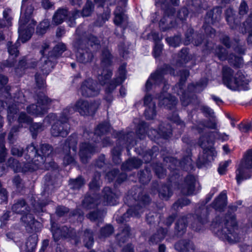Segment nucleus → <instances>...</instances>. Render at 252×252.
Returning a JSON list of instances; mask_svg holds the SVG:
<instances>
[{"instance_id": "55", "label": "nucleus", "mask_w": 252, "mask_h": 252, "mask_svg": "<svg viewBox=\"0 0 252 252\" xmlns=\"http://www.w3.org/2000/svg\"><path fill=\"white\" fill-rule=\"evenodd\" d=\"M165 41L170 47H177L180 45L182 42V38L180 35H175L173 36L167 37Z\"/></svg>"}, {"instance_id": "16", "label": "nucleus", "mask_w": 252, "mask_h": 252, "mask_svg": "<svg viewBox=\"0 0 252 252\" xmlns=\"http://www.w3.org/2000/svg\"><path fill=\"white\" fill-rule=\"evenodd\" d=\"M205 38V35L202 32L195 31L194 29L190 26L188 27L185 32L184 43L185 45L192 44L196 46L202 44Z\"/></svg>"}, {"instance_id": "38", "label": "nucleus", "mask_w": 252, "mask_h": 252, "mask_svg": "<svg viewBox=\"0 0 252 252\" xmlns=\"http://www.w3.org/2000/svg\"><path fill=\"white\" fill-rule=\"evenodd\" d=\"M242 31L243 33H248L247 42L252 44V14H251L243 24Z\"/></svg>"}, {"instance_id": "45", "label": "nucleus", "mask_w": 252, "mask_h": 252, "mask_svg": "<svg viewBox=\"0 0 252 252\" xmlns=\"http://www.w3.org/2000/svg\"><path fill=\"white\" fill-rule=\"evenodd\" d=\"M153 170L155 175L159 179H164L166 175V169L164 168L161 163H154L153 165Z\"/></svg>"}, {"instance_id": "24", "label": "nucleus", "mask_w": 252, "mask_h": 252, "mask_svg": "<svg viewBox=\"0 0 252 252\" xmlns=\"http://www.w3.org/2000/svg\"><path fill=\"white\" fill-rule=\"evenodd\" d=\"M169 74L171 76H175V69L171 65L164 63L158 70L151 74V77L155 79H159L161 81L165 75Z\"/></svg>"}, {"instance_id": "3", "label": "nucleus", "mask_w": 252, "mask_h": 252, "mask_svg": "<svg viewBox=\"0 0 252 252\" xmlns=\"http://www.w3.org/2000/svg\"><path fill=\"white\" fill-rule=\"evenodd\" d=\"M110 131V126L108 123H103L98 125L94 130V132L85 131L83 137L89 140V142H83L81 144L79 150V156L81 161L85 163L90 158L92 155L99 151L97 146H95L94 143H91L90 139L96 143L99 142L101 136Z\"/></svg>"}, {"instance_id": "29", "label": "nucleus", "mask_w": 252, "mask_h": 252, "mask_svg": "<svg viewBox=\"0 0 252 252\" xmlns=\"http://www.w3.org/2000/svg\"><path fill=\"white\" fill-rule=\"evenodd\" d=\"M157 191L159 197L161 199L165 201L168 200L173 194L172 186L170 184L163 183L161 184L158 187Z\"/></svg>"}, {"instance_id": "8", "label": "nucleus", "mask_w": 252, "mask_h": 252, "mask_svg": "<svg viewBox=\"0 0 252 252\" xmlns=\"http://www.w3.org/2000/svg\"><path fill=\"white\" fill-rule=\"evenodd\" d=\"M25 158L26 160V164L31 171H33L38 169H48L50 165L47 163L44 164L45 161L43 158L38 153L34 144L32 143L28 145L25 150Z\"/></svg>"}, {"instance_id": "15", "label": "nucleus", "mask_w": 252, "mask_h": 252, "mask_svg": "<svg viewBox=\"0 0 252 252\" xmlns=\"http://www.w3.org/2000/svg\"><path fill=\"white\" fill-rule=\"evenodd\" d=\"M159 147L154 145L151 149H146V146L142 143V145L135 148L136 154L142 158L145 163H149L152 160L157 158L159 154Z\"/></svg>"}, {"instance_id": "1", "label": "nucleus", "mask_w": 252, "mask_h": 252, "mask_svg": "<svg viewBox=\"0 0 252 252\" xmlns=\"http://www.w3.org/2000/svg\"><path fill=\"white\" fill-rule=\"evenodd\" d=\"M238 206L229 205L228 210L223 217L217 215L212 220L210 224L211 229L221 240L233 244L239 241L238 223L235 212Z\"/></svg>"}, {"instance_id": "33", "label": "nucleus", "mask_w": 252, "mask_h": 252, "mask_svg": "<svg viewBox=\"0 0 252 252\" xmlns=\"http://www.w3.org/2000/svg\"><path fill=\"white\" fill-rule=\"evenodd\" d=\"M175 249L179 252H189L194 250L193 243L189 239H181L174 245Z\"/></svg>"}, {"instance_id": "37", "label": "nucleus", "mask_w": 252, "mask_h": 252, "mask_svg": "<svg viewBox=\"0 0 252 252\" xmlns=\"http://www.w3.org/2000/svg\"><path fill=\"white\" fill-rule=\"evenodd\" d=\"M188 224L186 218H182L178 219L175 224V234L179 236H183L186 232Z\"/></svg>"}, {"instance_id": "22", "label": "nucleus", "mask_w": 252, "mask_h": 252, "mask_svg": "<svg viewBox=\"0 0 252 252\" xmlns=\"http://www.w3.org/2000/svg\"><path fill=\"white\" fill-rule=\"evenodd\" d=\"M234 71L229 66H223L222 69V81L228 89L234 91Z\"/></svg>"}, {"instance_id": "17", "label": "nucleus", "mask_w": 252, "mask_h": 252, "mask_svg": "<svg viewBox=\"0 0 252 252\" xmlns=\"http://www.w3.org/2000/svg\"><path fill=\"white\" fill-rule=\"evenodd\" d=\"M79 92L84 97H94L99 94L100 88L94 80L89 78L82 82Z\"/></svg>"}, {"instance_id": "43", "label": "nucleus", "mask_w": 252, "mask_h": 252, "mask_svg": "<svg viewBox=\"0 0 252 252\" xmlns=\"http://www.w3.org/2000/svg\"><path fill=\"white\" fill-rule=\"evenodd\" d=\"M227 60L229 64L235 68H240L243 63V57L233 53L229 54Z\"/></svg>"}, {"instance_id": "54", "label": "nucleus", "mask_w": 252, "mask_h": 252, "mask_svg": "<svg viewBox=\"0 0 252 252\" xmlns=\"http://www.w3.org/2000/svg\"><path fill=\"white\" fill-rule=\"evenodd\" d=\"M189 14V9L186 6H183L178 10L177 14L176 20L181 22L182 24L186 23Z\"/></svg>"}, {"instance_id": "2", "label": "nucleus", "mask_w": 252, "mask_h": 252, "mask_svg": "<svg viewBox=\"0 0 252 252\" xmlns=\"http://www.w3.org/2000/svg\"><path fill=\"white\" fill-rule=\"evenodd\" d=\"M112 57L110 51L107 49L102 51L101 55V65L102 69L98 71V80L101 85H106L105 92L106 93L112 92L117 86L124 82L126 78V65L125 63L121 65L118 71L117 77L114 81H110L112 72L109 68L112 63Z\"/></svg>"}, {"instance_id": "19", "label": "nucleus", "mask_w": 252, "mask_h": 252, "mask_svg": "<svg viewBox=\"0 0 252 252\" xmlns=\"http://www.w3.org/2000/svg\"><path fill=\"white\" fill-rule=\"evenodd\" d=\"M220 42L227 49L232 48L233 51L240 55H244L245 49L240 44V40L238 38H231L228 35H224L220 38Z\"/></svg>"}, {"instance_id": "49", "label": "nucleus", "mask_w": 252, "mask_h": 252, "mask_svg": "<svg viewBox=\"0 0 252 252\" xmlns=\"http://www.w3.org/2000/svg\"><path fill=\"white\" fill-rule=\"evenodd\" d=\"M191 157L189 156H184L180 161V165L183 169L188 171L193 169V165L192 163Z\"/></svg>"}, {"instance_id": "47", "label": "nucleus", "mask_w": 252, "mask_h": 252, "mask_svg": "<svg viewBox=\"0 0 252 252\" xmlns=\"http://www.w3.org/2000/svg\"><path fill=\"white\" fill-rule=\"evenodd\" d=\"M146 107V108L144 112V115L146 120H154L157 114L156 103L153 102L151 104V106H148Z\"/></svg>"}, {"instance_id": "11", "label": "nucleus", "mask_w": 252, "mask_h": 252, "mask_svg": "<svg viewBox=\"0 0 252 252\" xmlns=\"http://www.w3.org/2000/svg\"><path fill=\"white\" fill-rule=\"evenodd\" d=\"M37 103L32 104L27 107V112L35 117L41 116L47 113L50 104L56 101L51 99L44 94L37 95Z\"/></svg>"}, {"instance_id": "48", "label": "nucleus", "mask_w": 252, "mask_h": 252, "mask_svg": "<svg viewBox=\"0 0 252 252\" xmlns=\"http://www.w3.org/2000/svg\"><path fill=\"white\" fill-rule=\"evenodd\" d=\"M125 10L121 6H117L114 11V22L117 26H121L124 20Z\"/></svg>"}, {"instance_id": "61", "label": "nucleus", "mask_w": 252, "mask_h": 252, "mask_svg": "<svg viewBox=\"0 0 252 252\" xmlns=\"http://www.w3.org/2000/svg\"><path fill=\"white\" fill-rule=\"evenodd\" d=\"M84 242L85 247L88 248H91L94 243V238L92 232L90 230L87 229L84 232Z\"/></svg>"}, {"instance_id": "12", "label": "nucleus", "mask_w": 252, "mask_h": 252, "mask_svg": "<svg viewBox=\"0 0 252 252\" xmlns=\"http://www.w3.org/2000/svg\"><path fill=\"white\" fill-rule=\"evenodd\" d=\"M77 139L76 134L70 135L66 140L63 147V152L64 154L63 163L65 165H69L74 161L72 156L76 153Z\"/></svg>"}, {"instance_id": "42", "label": "nucleus", "mask_w": 252, "mask_h": 252, "mask_svg": "<svg viewBox=\"0 0 252 252\" xmlns=\"http://www.w3.org/2000/svg\"><path fill=\"white\" fill-rule=\"evenodd\" d=\"M148 129L149 126L146 122L142 121L139 123L135 131L136 136L140 139H144L146 136Z\"/></svg>"}, {"instance_id": "32", "label": "nucleus", "mask_w": 252, "mask_h": 252, "mask_svg": "<svg viewBox=\"0 0 252 252\" xmlns=\"http://www.w3.org/2000/svg\"><path fill=\"white\" fill-rule=\"evenodd\" d=\"M48 48L49 45L45 43L42 46V49L40 51L41 54L43 56L42 58L41 59V61L44 63V64L41 67V70L43 74L45 76H46L49 74L51 70V67H52V63L50 60H49L48 58H46L44 57L45 56V52Z\"/></svg>"}, {"instance_id": "52", "label": "nucleus", "mask_w": 252, "mask_h": 252, "mask_svg": "<svg viewBox=\"0 0 252 252\" xmlns=\"http://www.w3.org/2000/svg\"><path fill=\"white\" fill-rule=\"evenodd\" d=\"M142 208L140 205L137 204L131 206L127 209V218L129 217H134L139 218L141 216L140 212Z\"/></svg>"}, {"instance_id": "51", "label": "nucleus", "mask_w": 252, "mask_h": 252, "mask_svg": "<svg viewBox=\"0 0 252 252\" xmlns=\"http://www.w3.org/2000/svg\"><path fill=\"white\" fill-rule=\"evenodd\" d=\"M5 135L4 133L0 134V163H3L5 161L7 155V150L4 145Z\"/></svg>"}, {"instance_id": "20", "label": "nucleus", "mask_w": 252, "mask_h": 252, "mask_svg": "<svg viewBox=\"0 0 252 252\" xmlns=\"http://www.w3.org/2000/svg\"><path fill=\"white\" fill-rule=\"evenodd\" d=\"M41 153V156L43 158L45 163L50 165L48 169H42V170H50L54 169L56 167V164L54 161L52 160L51 154L53 152V148L51 145L48 144H42L40 145L38 153Z\"/></svg>"}, {"instance_id": "58", "label": "nucleus", "mask_w": 252, "mask_h": 252, "mask_svg": "<svg viewBox=\"0 0 252 252\" xmlns=\"http://www.w3.org/2000/svg\"><path fill=\"white\" fill-rule=\"evenodd\" d=\"M208 83V79L207 78H201L199 81L196 82L195 83H190L188 84V88L189 89L190 87L193 89L197 88H200L202 90L204 89L207 86Z\"/></svg>"}, {"instance_id": "34", "label": "nucleus", "mask_w": 252, "mask_h": 252, "mask_svg": "<svg viewBox=\"0 0 252 252\" xmlns=\"http://www.w3.org/2000/svg\"><path fill=\"white\" fill-rule=\"evenodd\" d=\"M167 229L162 227L158 228L156 233L152 235L149 239L150 244L154 245L161 242L166 237Z\"/></svg>"}, {"instance_id": "25", "label": "nucleus", "mask_w": 252, "mask_h": 252, "mask_svg": "<svg viewBox=\"0 0 252 252\" xmlns=\"http://www.w3.org/2000/svg\"><path fill=\"white\" fill-rule=\"evenodd\" d=\"M19 46L18 43H16L12 44L11 42H8L7 43V50L9 54V58L4 64V66L6 67H12L14 65L15 63V58L18 56L19 51L18 47Z\"/></svg>"}, {"instance_id": "35", "label": "nucleus", "mask_w": 252, "mask_h": 252, "mask_svg": "<svg viewBox=\"0 0 252 252\" xmlns=\"http://www.w3.org/2000/svg\"><path fill=\"white\" fill-rule=\"evenodd\" d=\"M11 210L14 213L22 215L29 212L30 209L25 200L21 199L13 204Z\"/></svg>"}, {"instance_id": "27", "label": "nucleus", "mask_w": 252, "mask_h": 252, "mask_svg": "<svg viewBox=\"0 0 252 252\" xmlns=\"http://www.w3.org/2000/svg\"><path fill=\"white\" fill-rule=\"evenodd\" d=\"M233 83L234 84V91H236L238 89H242L245 91L248 90L247 86L249 84V81L241 70L237 71L235 74Z\"/></svg>"}, {"instance_id": "63", "label": "nucleus", "mask_w": 252, "mask_h": 252, "mask_svg": "<svg viewBox=\"0 0 252 252\" xmlns=\"http://www.w3.org/2000/svg\"><path fill=\"white\" fill-rule=\"evenodd\" d=\"M84 184V180L81 177H78L76 179H71L69 181V185L74 189H80Z\"/></svg>"}, {"instance_id": "7", "label": "nucleus", "mask_w": 252, "mask_h": 252, "mask_svg": "<svg viewBox=\"0 0 252 252\" xmlns=\"http://www.w3.org/2000/svg\"><path fill=\"white\" fill-rule=\"evenodd\" d=\"M215 142V134L214 132L209 131L200 135L198 143L200 147L203 149V155L199 157L197 161L198 168L205 166L210 162V157L213 158L217 155L214 144Z\"/></svg>"}, {"instance_id": "30", "label": "nucleus", "mask_w": 252, "mask_h": 252, "mask_svg": "<svg viewBox=\"0 0 252 252\" xmlns=\"http://www.w3.org/2000/svg\"><path fill=\"white\" fill-rule=\"evenodd\" d=\"M7 166L12 168L16 172H31V169L29 168L26 163L22 166V164L16 159L10 157L6 161Z\"/></svg>"}, {"instance_id": "53", "label": "nucleus", "mask_w": 252, "mask_h": 252, "mask_svg": "<svg viewBox=\"0 0 252 252\" xmlns=\"http://www.w3.org/2000/svg\"><path fill=\"white\" fill-rule=\"evenodd\" d=\"M51 231L53 237L56 242L58 241L62 237H67V232H63L60 227H58L54 224H52L51 226Z\"/></svg>"}, {"instance_id": "57", "label": "nucleus", "mask_w": 252, "mask_h": 252, "mask_svg": "<svg viewBox=\"0 0 252 252\" xmlns=\"http://www.w3.org/2000/svg\"><path fill=\"white\" fill-rule=\"evenodd\" d=\"M45 128V127L42 124L35 123L31 125L30 129L32 137L35 138L37 133L43 131Z\"/></svg>"}, {"instance_id": "18", "label": "nucleus", "mask_w": 252, "mask_h": 252, "mask_svg": "<svg viewBox=\"0 0 252 252\" xmlns=\"http://www.w3.org/2000/svg\"><path fill=\"white\" fill-rule=\"evenodd\" d=\"M159 104L165 108L171 110L176 108L178 100L177 98L170 93L162 90L157 94Z\"/></svg>"}, {"instance_id": "14", "label": "nucleus", "mask_w": 252, "mask_h": 252, "mask_svg": "<svg viewBox=\"0 0 252 252\" xmlns=\"http://www.w3.org/2000/svg\"><path fill=\"white\" fill-rule=\"evenodd\" d=\"M86 40H78L74 46L76 49L77 60L81 63H86L91 62L93 58V54L90 50L86 47Z\"/></svg>"}, {"instance_id": "46", "label": "nucleus", "mask_w": 252, "mask_h": 252, "mask_svg": "<svg viewBox=\"0 0 252 252\" xmlns=\"http://www.w3.org/2000/svg\"><path fill=\"white\" fill-rule=\"evenodd\" d=\"M67 15V11L65 9H59L54 14L53 22L56 25L63 23Z\"/></svg>"}, {"instance_id": "40", "label": "nucleus", "mask_w": 252, "mask_h": 252, "mask_svg": "<svg viewBox=\"0 0 252 252\" xmlns=\"http://www.w3.org/2000/svg\"><path fill=\"white\" fill-rule=\"evenodd\" d=\"M177 94L180 95V99L182 106L187 107L189 106L193 99L194 95H191L189 91L186 90L178 92Z\"/></svg>"}, {"instance_id": "31", "label": "nucleus", "mask_w": 252, "mask_h": 252, "mask_svg": "<svg viewBox=\"0 0 252 252\" xmlns=\"http://www.w3.org/2000/svg\"><path fill=\"white\" fill-rule=\"evenodd\" d=\"M191 60V56L189 53V49L182 48L177 54L176 63L180 66H183Z\"/></svg>"}, {"instance_id": "4", "label": "nucleus", "mask_w": 252, "mask_h": 252, "mask_svg": "<svg viewBox=\"0 0 252 252\" xmlns=\"http://www.w3.org/2000/svg\"><path fill=\"white\" fill-rule=\"evenodd\" d=\"M227 199L226 190H223L214 198L209 205L206 207L204 214H202L201 212L191 214V219L193 220L191 223L192 228L195 231L199 232L201 230L202 225L209 221V206L216 211L220 213L223 212L228 204Z\"/></svg>"}, {"instance_id": "10", "label": "nucleus", "mask_w": 252, "mask_h": 252, "mask_svg": "<svg viewBox=\"0 0 252 252\" xmlns=\"http://www.w3.org/2000/svg\"><path fill=\"white\" fill-rule=\"evenodd\" d=\"M252 149H249L244 156L238 168L236 170V180L238 185L249 179L252 175Z\"/></svg>"}, {"instance_id": "26", "label": "nucleus", "mask_w": 252, "mask_h": 252, "mask_svg": "<svg viewBox=\"0 0 252 252\" xmlns=\"http://www.w3.org/2000/svg\"><path fill=\"white\" fill-rule=\"evenodd\" d=\"M225 20L231 29H236L241 25L240 18L235 14L233 9L227 8L225 11Z\"/></svg>"}, {"instance_id": "9", "label": "nucleus", "mask_w": 252, "mask_h": 252, "mask_svg": "<svg viewBox=\"0 0 252 252\" xmlns=\"http://www.w3.org/2000/svg\"><path fill=\"white\" fill-rule=\"evenodd\" d=\"M100 103L98 101L89 102L83 99L78 100L73 106H68L63 110V115L68 116L74 112H78L82 116L93 115L98 109Z\"/></svg>"}, {"instance_id": "6", "label": "nucleus", "mask_w": 252, "mask_h": 252, "mask_svg": "<svg viewBox=\"0 0 252 252\" xmlns=\"http://www.w3.org/2000/svg\"><path fill=\"white\" fill-rule=\"evenodd\" d=\"M18 91V88L11 89L10 87H6L4 89L3 95L5 97V102L0 100V112L2 111L6 105H8L7 108V119L11 123L13 121L15 115H16L20 109L24 108L22 105L26 102L25 96L21 91H19L12 98L11 96L10 91L16 92Z\"/></svg>"}, {"instance_id": "56", "label": "nucleus", "mask_w": 252, "mask_h": 252, "mask_svg": "<svg viewBox=\"0 0 252 252\" xmlns=\"http://www.w3.org/2000/svg\"><path fill=\"white\" fill-rule=\"evenodd\" d=\"M184 182L187 186L188 191H193L195 187L196 179L193 174H189L186 176Z\"/></svg>"}, {"instance_id": "21", "label": "nucleus", "mask_w": 252, "mask_h": 252, "mask_svg": "<svg viewBox=\"0 0 252 252\" xmlns=\"http://www.w3.org/2000/svg\"><path fill=\"white\" fill-rule=\"evenodd\" d=\"M222 12V9L221 6L213 7L206 12L204 18V22L214 26L217 25L220 20Z\"/></svg>"}, {"instance_id": "23", "label": "nucleus", "mask_w": 252, "mask_h": 252, "mask_svg": "<svg viewBox=\"0 0 252 252\" xmlns=\"http://www.w3.org/2000/svg\"><path fill=\"white\" fill-rule=\"evenodd\" d=\"M21 220L26 227H29L32 231H37L41 226V224L35 220L31 210L29 212L22 215Z\"/></svg>"}, {"instance_id": "60", "label": "nucleus", "mask_w": 252, "mask_h": 252, "mask_svg": "<svg viewBox=\"0 0 252 252\" xmlns=\"http://www.w3.org/2000/svg\"><path fill=\"white\" fill-rule=\"evenodd\" d=\"M212 25L209 23H205L203 22L202 29L204 31L206 37H212L215 35L216 30L211 26Z\"/></svg>"}, {"instance_id": "13", "label": "nucleus", "mask_w": 252, "mask_h": 252, "mask_svg": "<svg viewBox=\"0 0 252 252\" xmlns=\"http://www.w3.org/2000/svg\"><path fill=\"white\" fill-rule=\"evenodd\" d=\"M69 116L66 114L63 115L62 113L59 120L54 124L51 128V133L53 136L65 137L69 132L70 126L68 123Z\"/></svg>"}, {"instance_id": "50", "label": "nucleus", "mask_w": 252, "mask_h": 252, "mask_svg": "<svg viewBox=\"0 0 252 252\" xmlns=\"http://www.w3.org/2000/svg\"><path fill=\"white\" fill-rule=\"evenodd\" d=\"M98 200L94 197L90 195L85 196L83 201L82 205L84 208L87 209L94 208L98 204Z\"/></svg>"}, {"instance_id": "39", "label": "nucleus", "mask_w": 252, "mask_h": 252, "mask_svg": "<svg viewBox=\"0 0 252 252\" xmlns=\"http://www.w3.org/2000/svg\"><path fill=\"white\" fill-rule=\"evenodd\" d=\"M103 199L105 204L115 205L116 204V195L109 187L104 188Z\"/></svg>"}, {"instance_id": "59", "label": "nucleus", "mask_w": 252, "mask_h": 252, "mask_svg": "<svg viewBox=\"0 0 252 252\" xmlns=\"http://www.w3.org/2000/svg\"><path fill=\"white\" fill-rule=\"evenodd\" d=\"M113 232L114 229L112 226L110 224L106 225L101 229L98 237L100 239H105L111 235Z\"/></svg>"}, {"instance_id": "44", "label": "nucleus", "mask_w": 252, "mask_h": 252, "mask_svg": "<svg viewBox=\"0 0 252 252\" xmlns=\"http://www.w3.org/2000/svg\"><path fill=\"white\" fill-rule=\"evenodd\" d=\"M139 182L143 185L149 184L151 179V171L148 168L140 170L138 173Z\"/></svg>"}, {"instance_id": "41", "label": "nucleus", "mask_w": 252, "mask_h": 252, "mask_svg": "<svg viewBox=\"0 0 252 252\" xmlns=\"http://www.w3.org/2000/svg\"><path fill=\"white\" fill-rule=\"evenodd\" d=\"M134 199L137 202V204L140 205L142 208H144L150 205L151 202V198L150 195L144 193L142 191L139 192L137 196L134 197Z\"/></svg>"}, {"instance_id": "64", "label": "nucleus", "mask_w": 252, "mask_h": 252, "mask_svg": "<svg viewBox=\"0 0 252 252\" xmlns=\"http://www.w3.org/2000/svg\"><path fill=\"white\" fill-rule=\"evenodd\" d=\"M216 54L218 58L221 61L228 60V55L226 50L222 46L219 45L216 49Z\"/></svg>"}, {"instance_id": "5", "label": "nucleus", "mask_w": 252, "mask_h": 252, "mask_svg": "<svg viewBox=\"0 0 252 252\" xmlns=\"http://www.w3.org/2000/svg\"><path fill=\"white\" fill-rule=\"evenodd\" d=\"M28 0H23L21 6V16L19 19L18 29L19 38L23 43L26 42L32 37L36 22L30 19L34 8Z\"/></svg>"}, {"instance_id": "28", "label": "nucleus", "mask_w": 252, "mask_h": 252, "mask_svg": "<svg viewBox=\"0 0 252 252\" xmlns=\"http://www.w3.org/2000/svg\"><path fill=\"white\" fill-rule=\"evenodd\" d=\"M36 65V63L34 60H29L25 57L19 61L18 66L15 68V71L17 75L21 76L26 69L34 68Z\"/></svg>"}, {"instance_id": "36", "label": "nucleus", "mask_w": 252, "mask_h": 252, "mask_svg": "<svg viewBox=\"0 0 252 252\" xmlns=\"http://www.w3.org/2000/svg\"><path fill=\"white\" fill-rule=\"evenodd\" d=\"M154 131L157 133L158 137L165 140L168 139L172 134V128L169 124L166 125V126L160 125L158 129Z\"/></svg>"}, {"instance_id": "62", "label": "nucleus", "mask_w": 252, "mask_h": 252, "mask_svg": "<svg viewBox=\"0 0 252 252\" xmlns=\"http://www.w3.org/2000/svg\"><path fill=\"white\" fill-rule=\"evenodd\" d=\"M37 245L36 236L35 235L29 237L26 243L27 251L32 252L35 248Z\"/></svg>"}]
</instances>
